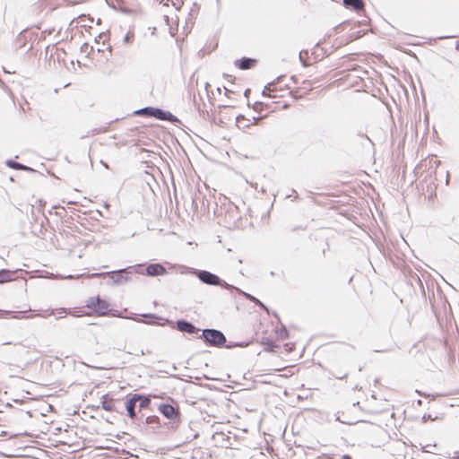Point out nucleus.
I'll return each mask as SVG.
<instances>
[{
    "mask_svg": "<svg viewBox=\"0 0 459 459\" xmlns=\"http://www.w3.org/2000/svg\"><path fill=\"white\" fill-rule=\"evenodd\" d=\"M291 80L292 78L283 76L265 86L263 91L264 100L255 102L254 109L262 112L287 108L290 105V101L297 98L293 87L290 85Z\"/></svg>",
    "mask_w": 459,
    "mask_h": 459,
    "instance_id": "1",
    "label": "nucleus"
},
{
    "mask_svg": "<svg viewBox=\"0 0 459 459\" xmlns=\"http://www.w3.org/2000/svg\"><path fill=\"white\" fill-rule=\"evenodd\" d=\"M70 314L74 316H111L120 317L121 313L117 309H112L108 300L100 296H92L87 299L85 305L73 307Z\"/></svg>",
    "mask_w": 459,
    "mask_h": 459,
    "instance_id": "2",
    "label": "nucleus"
},
{
    "mask_svg": "<svg viewBox=\"0 0 459 459\" xmlns=\"http://www.w3.org/2000/svg\"><path fill=\"white\" fill-rule=\"evenodd\" d=\"M356 29L357 25L355 23L345 22L336 26L328 38L333 39V44L340 48L360 37L359 31H357Z\"/></svg>",
    "mask_w": 459,
    "mask_h": 459,
    "instance_id": "3",
    "label": "nucleus"
},
{
    "mask_svg": "<svg viewBox=\"0 0 459 459\" xmlns=\"http://www.w3.org/2000/svg\"><path fill=\"white\" fill-rule=\"evenodd\" d=\"M86 0H39L34 5V13L39 16H47L56 9L74 6L85 3Z\"/></svg>",
    "mask_w": 459,
    "mask_h": 459,
    "instance_id": "4",
    "label": "nucleus"
},
{
    "mask_svg": "<svg viewBox=\"0 0 459 459\" xmlns=\"http://www.w3.org/2000/svg\"><path fill=\"white\" fill-rule=\"evenodd\" d=\"M140 114H144L150 117H154L160 120L174 121L176 118L170 112H165L160 108H145L139 111Z\"/></svg>",
    "mask_w": 459,
    "mask_h": 459,
    "instance_id": "5",
    "label": "nucleus"
},
{
    "mask_svg": "<svg viewBox=\"0 0 459 459\" xmlns=\"http://www.w3.org/2000/svg\"><path fill=\"white\" fill-rule=\"evenodd\" d=\"M203 335L207 342L213 345H221L226 342V338L223 333L217 330H204Z\"/></svg>",
    "mask_w": 459,
    "mask_h": 459,
    "instance_id": "6",
    "label": "nucleus"
},
{
    "mask_svg": "<svg viewBox=\"0 0 459 459\" xmlns=\"http://www.w3.org/2000/svg\"><path fill=\"white\" fill-rule=\"evenodd\" d=\"M262 118V117L248 118L246 117L244 115H239L235 117V120L238 128L244 131L249 128L251 126L258 125Z\"/></svg>",
    "mask_w": 459,
    "mask_h": 459,
    "instance_id": "7",
    "label": "nucleus"
},
{
    "mask_svg": "<svg viewBox=\"0 0 459 459\" xmlns=\"http://www.w3.org/2000/svg\"><path fill=\"white\" fill-rule=\"evenodd\" d=\"M412 449L403 442H397L392 450V455L394 459H407L408 455Z\"/></svg>",
    "mask_w": 459,
    "mask_h": 459,
    "instance_id": "8",
    "label": "nucleus"
},
{
    "mask_svg": "<svg viewBox=\"0 0 459 459\" xmlns=\"http://www.w3.org/2000/svg\"><path fill=\"white\" fill-rule=\"evenodd\" d=\"M234 64L236 67L241 70H247L254 68L257 64V60L255 58L243 57L236 60Z\"/></svg>",
    "mask_w": 459,
    "mask_h": 459,
    "instance_id": "9",
    "label": "nucleus"
},
{
    "mask_svg": "<svg viewBox=\"0 0 459 459\" xmlns=\"http://www.w3.org/2000/svg\"><path fill=\"white\" fill-rule=\"evenodd\" d=\"M165 273V267L160 264H151L146 267V273L150 276H160Z\"/></svg>",
    "mask_w": 459,
    "mask_h": 459,
    "instance_id": "10",
    "label": "nucleus"
},
{
    "mask_svg": "<svg viewBox=\"0 0 459 459\" xmlns=\"http://www.w3.org/2000/svg\"><path fill=\"white\" fill-rule=\"evenodd\" d=\"M110 278L117 283H122L129 280L128 272L126 270H120L109 273Z\"/></svg>",
    "mask_w": 459,
    "mask_h": 459,
    "instance_id": "11",
    "label": "nucleus"
},
{
    "mask_svg": "<svg viewBox=\"0 0 459 459\" xmlns=\"http://www.w3.org/2000/svg\"><path fill=\"white\" fill-rule=\"evenodd\" d=\"M200 279L204 282L208 283V284H212V285L220 284V278L217 275L211 273L209 272L201 273Z\"/></svg>",
    "mask_w": 459,
    "mask_h": 459,
    "instance_id": "12",
    "label": "nucleus"
},
{
    "mask_svg": "<svg viewBox=\"0 0 459 459\" xmlns=\"http://www.w3.org/2000/svg\"><path fill=\"white\" fill-rule=\"evenodd\" d=\"M159 411L168 419H175L177 416L176 409L170 404H161Z\"/></svg>",
    "mask_w": 459,
    "mask_h": 459,
    "instance_id": "13",
    "label": "nucleus"
},
{
    "mask_svg": "<svg viewBox=\"0 0 459 459\" xmlns=\"http://www.w3.org/2000/svg\"><path fill=\"white\" fill-rule=\"evenodd\" d=\"M343 4L346 7L351 8L355 11H361L364 8V3L362 0H343Z\"/></svg>",
    "mask_w": 459,
    "mask_h": 459,
    "instance_id": "14",
    "label": "nucleus"
},
{
    "mask_svg": "<svg viewBox=\"0 0 459 459\" xmlns=\"http://www.w3.org/2000/svg\"><path fill=\"white\" fill-rule=\"evenodd\" d=\"M140 399L139 395H134L133 398L127 401L126 403V411L128 412V415L130 418H134L135 412H134V407H135V402Z\"/></svg>",
    "mask_w": 459,
    "mask_h": 459,
    "instance_id": "15",
    "label": "nucleus"
},
{
    "mask_svg": "<svg viewBox=\"0 0 459 459\" xmlns=\"http://www.w3.org/2000/svg\"><path fill=\"white\" fill-rule=\"evenodd\" d=\"M160 4L166 7H174L177 10H179L183 4L184 0H160Z\"/></svg>",
    "mask_w": 459,
    "mask_h": 459,
    "instance_id": "16",
    "label": "nucleus"
},
{
    "mask_svg": "<svg viewBox=\"0 0 459 459\" xmlns=\"http://www.w3.org/2000/svg\"><path fill=\"white\" fill-rule=\"evenodd\" d=\"M178 328L181 330V331H184V332H187V333H194L195 332V326L188 323V322H186V321H179L178 322Z\"/></svg>",
    "mask_w": 459,
    "mask_h": 459,
    "instance_id": "17",
    "label": "nucleus"
},
{
    "mask_svg": "<svg viewBox=\"0 0 459 459\" xmlns=\"http://www.w3.org/2000/svg\"><path fill=\"white\" fill-rule=\"evenodd\" d=\"M13 273L7 270L0 271V283L8 282L13 280Z\"/></svg>",
    "mask_w": 459,
    "mask_h": 459,
    "instance_id": "18",
    "label": "nucleus"
},
{
    "mask_svg": "<svg viewBox=\"0 0 459 459\" xmlns=\"http://www.w3.org/2000/svg\"><path fill=\"white\" fill-rule=\"evenodd\" d=\"M7 165L10 168L15 169H27V168L20 163L14 162V161H8Z\"/></svg>",
    "mask_w": 459,
    "mask_h": 459,
    "instance_id": "19",
    "label": "nucleus"
},
{
    "mask_svg": "<svg viewBox=\"0 0 459 459\" xmlns=\"http://www.w3.org/2000/svg\"><path fill=\"white\" fill-rule=\"evenodd\" d=\"M244 295L251 301L255 302V304L261 306L262 307H264V309H266V307H264V305L260 301L258 300L256 298L253 297L252 295L250 294H247V293H244Z\"/></svg>",
    "mask_w": 459,
    "mask_h": 459,
    "instance_id": "20",
    "label": "nucleus"
},
{
    "mask_svg": "<svg viewBox=\"0 0 459 459\" xmlns=\"http://www.w3.org/2000/svg\"><path fill=\"white\" fill-rule=\"evenodd\" d=\"M102 407L106 411H112L113 410V401L110 399L109 401H104L102 403Z\"/></svg>",
    "mask_w": 459,
    "mask_h": 459,
    "instance_id": "21",
    "label": "nucleus"
},
{
    "mask_svg": "<svg viewBox=\"0 0 459 459\" xmlns=\"http://www.w3.org/2000/svg\"><path fill=\"white\" fill-rule=\"evenodd\" d=\"M333 459H351L350 455H333Z\"/></svg>",
    "mask_w": 459,
    "mask_h": 459,
    "instance_id": "22",
    "label": "nucleus"
},
{
    "mask_svg": "<svg viewBox=\"0 0 459 459\" xmlns=\"http://www.w3.org/2000/svg\"><path fill=\"white\" fill-rule=\"evenodd\" d=\"M228 109L224 108V110L221 111V115L227 114Z\"/></svg>",
    "mask_w": 459,
    "mask_h": 459,
    "instance_id": "23",
    "label": "nucleus"
},
{
    "mask_svg": "<svg viewBox=\"0 0 459 459\" xmlns=\"http://www.w3.org/2000/svg\"><path fill=\"white\" fill-rule=\"evenodd\" d=\"M359 402H357V403H353L352 405L355 406V405H359Z\"/></svg>",
    "mask_w": 459,
    "mask_h": 459,
    "instance_id": "24",
    "label": "nucleus"
},
{
    "mask_svg": "<svg viewBox=\"0 0 459 459\" xmlns=\"http://www.w3.org/2000/svg\"><path fill=\"white\" fill-rule=\"evenodd\" d=\"M143 404H145V401H143V404H141V407H143Z\"/></svg>",
    "mask_w": 459,
    "mask_h": 459,
    "instance_id": "25",
    "label": "nucleus"
},
{
    "mask_svg": "<svg viewBox=\"0 0 459 459\" xmlns=\"http://www.w3.org/2000/svg\"><path fill=\"white\" fill-rule=\"evenodd\" d=\"M143 404H145V401H143V404H141V407H143Z\"/></svg>",
    "mask_w": 459,
    "mask_h": 459,
    "instance_id": "26",
    "label": "nucleus"
},
{
    "mask_svg": "<svg viewBox=\"0 0 459 459\" xmlns=\"http://www.w3.org/2000/svg\"><path fill=\"white\" fill-rule=\"evenodd\" d=\"M143 404H145V401H143V404H141V407H143Z\"/></svg>",
    "mask_w": 459,
    "mask_h": 459,
    "instance_id": "27",
    "label": "nucleus"
}]
</instances>
